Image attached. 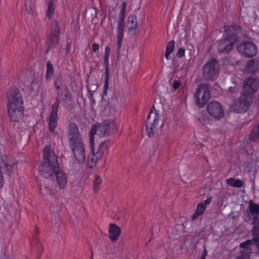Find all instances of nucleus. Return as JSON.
<instances>
[{
  "label": "nucleus",
  "instance_id": "1",
  "mask_svg": "<svg viewBox=\"0 0 259 259\" xmlns=\"http://www.w3.org/2000/svg\"><path fill=\"white\" fill-rule=\"evenodd\" d=\"M43 159L38 169L40 175L50 179H53L55 177L58 186L60 189H64L67 184L66 175L60 168L58 158L54 152L51 151L49 145H47L44 149Z\"/></svg>",
  "mask_w": 259,
  "mask_h": 259
},
{
  "label": "nucleus",
  "instance_id": "2",
  "mask_svg": "<svg viewBox=\"0 0 259 259\" xmlns=\"http://www.w3.org/2000/svg\"><path fill=\"white\" fill-rule=\"evenodd\" d=\"M259 88V78L251 75L243 80L239 97L234 101L232 110L237 113L246 112L252 104Z\"/></svg>",
  "mask_w": 259,
  "mask_h": 259
},
{
  "label": "nucleus",
  "instance_id": "3",
  "mask_svg": "<svg viewBox=\"0 0 259 259\" xmlns=\"http://www.w3.org/2000/svg\"><path fill=\"white\" fill-rule=\"evenodd\" d=\"M61 102L64 103V107L66 110L71 111L73 109V102L72 94L69 91L67 86L65 87L64 91L61 93V95H57L55 102L52 105L51 112L48 121L49 130L51 133L55 131L58 125V111Z\"/></svg>",
  "mask_w": 259,
  "mask_h": 259
},
{
  "label": "nucleus",
  "instance_id": "4",
  "mask_svg": "<svg viewBox=\"0 0 259 259\" xmlns=\"http://www.w3.org/2000/svg\"><path fill=\"white\" fill-rule=\"evenodd\" d=\"M195 105L203 107L211 97L209 84L202 83L198 85L194 95Z\"/></svg>",
  "mask_w": 259,
  "mask_h": 259
},
{
  "label": "nucleus",
  "instance_id": "5",
  "mask_svg": "<svg viewBox=\"0 0 259 259\" xmlns=\"http://www.w3.org/2000/svg\"><path fill=\"white\" fill-rule=\"evenodd\" d=\"M60 28L57 20L52 21L49 34L46 39L48 45L46 53H48L51 49L54 48L59 44L60 39Z\"/></svg>",
  "mask_w": 259,
  "mask_h": 259
},
{
  "label": "nucleus",
  "instance_id": "6",
  "mask_svg": "<svg viewBox=\"0 0 259 259\" xmlns=\"http://www.w3.org/2000/svg\"><path fill=\"white\" fill-rule=\"evenodd\" d=\"M219 63L215 58H212L203 66V76L205 80H212L217 78L219 73Z\"/></svg>",
  "mask_w": 259,
  "mask_h": 259
},
{
  "label": "nucleus",
  "instance_id": "7",
  "mask_svg": "<svg viewBox=\"0 0 259 259\" xmlns=\"http://www.w3.org/2000/svg\"><path fill=\"white\" fill-rule=\"evenodd\" d=\"M236 50L241 55L247 58L253 57L257 53V46L250 40H243L237 46Z\"/></svg>",
  "mask_w": 259,
  "mask_h": 259
},
{
  "label": "nucleus",
  "instance_id": "8",
  "mask_svg": "<svg viewBox=\"0 0 259 259\" xmlns=\"http://www.w3.org/2000/svg\"><path fill=\"white\" fill-rule=\"evenodd\" d=\"M224 29V36L236 43L240 41L241 39L240 35L242 31V27L240 25L233 23L229 25H225Z\"/></svg>",
  "mask_w": 259,
  "mask_h": 259
},
{
  "label": "nucleus",
  "instance_id": "9",
  "mask_svg": "<svg viewBox=\"0 0 259 259\" xmlns=\"http://www.w3.org/2000/svg\"><path fill=\"white\" fill-rule=\"evenodd\" d=\"M69 147L74 157L78 162L83 163L85 161V152L82 140L71 143L69 144Z\"/></svg>",
  "mask_w": 259,
  "mask_h": 259
},
{
  "label": "nucleus",
  "instance_id": "10",
  "mask_svg": "<svg viewBox=\"0 0 259 259\" xmlns=\"http://www.w3.org/2000/svg\"><path fill=\"white\" fill-rule=\"evenodd\" d=\"M206 110L209 115L215 120L219 121L225 115V112L221 103L212 101L206 106Z\"/></svg>",
  "mask_w": 259,
  "mask_h": 259
},
{
  "label": "nucleus",
  "instance_id": "11",
  "mask_svg": "<svg viewBox=\"0 0 259 259\" xmlns=\"http://www.w3.org/2000/svg\"><path fill=\"white\" fill-rule=\"evenodd\" d=\"M7 105H23V99L20 90L16 87H12L7 94Z\"/></svg>",
  "mask_w": 259,
  "mask_h": 259
},
{
  "label": "nucleus",
  "instance_id": "12",
  "mask_svg": "<svg viewBox=\"0 0 259 259\" xmlns=\"http://www.w3.org/2000/svg\"><path fill=\"white\" fill-rule=\"evenodd\" d=\"M248 209L249 211H245L242 217L244 221L249 222L251 219L250 215L253 216L252 220H254L255 219L256 220H259V204L254 202L252 200H250L248 202Z\"/></svg>",
  "mask_w": 259,
  "mask_h": 259
},
{
  "label": "nucleus",
  "instance_id": "13",
  "mask_svg": "<svg viewBox=\"0 0 259 259\" xmlns=\"http://www.w3.org/2000/svg\"><path fill=\"white\" fill-rule=\"evenodd\" d=\"M7 108L10 120L14 122H19L23 114L24 110L23 105H7Z\"/></svg>",
  "mask_w": 259,
  "mask_h": 259
},
{
  "label": "nucleus",
  "instance_id": "14",
  "mask_svg": "<svg viewBox=\"0 0 259 259\" xmlns=\"http://www.w3.org/2000/svg\"><path fill=\"white\" fill-rule=\"evenodd\" d=\"M100 136L110 135L116 131V124L111 120H105L98 125Z\"/></svg>",
  "mask_w": 259,
  "mask_h": 259
},
{
  "label": "nucleus",
  "instance_id": "15",
  "mask_svg": "<svg viewBox=\"0 0 259 259\" xmlns=\"http://www.w3.org/2000/svg\"><path fill=\"white\" fill-rule=\"evenodd\" d=\"M67 138L69 144L82 140L77 124L74 122L70 123L67 128Z\"/></svg>",
  "mask_w": 259,
  "mask_h": 259
},
{
  "label": "nucleus",
  "instance_id": "16",
  "mask_svg": "<svg viewBox=\"0 0 259 259\" xmlns=\"http://www.w3.org/2000/svg\"><path fill=\"white\" fill-rule=\"evenodd\" d=\"M236 43L229 39L225 36L218 41V51L219 53L228 54L233 49Z\"/></svg>",
  "mask_w": 259,
  "mask_h": 259
},
{
  "label": "nucleus",
  "instance_id": "17",
  "mask_svg": "<svg viewBox=\"0 0 259 259\" xmlns=\"http://www.w3.org/2000/svg\"><path fill=\"white\" fill-rule=\"evenodd\" d=\"M245 70L253 74L259 72V60L257 58L248 60L245 65Z\"/></svg>",
  "mask_w": 259,
  "mask_h": 259
},
{
  "label": "nucleus",
  "instance_id": "18",
  "mask_svg": "<svg viewBox=\"0 0 259 259\" xmlns=\"http://www.w3.org/2000/svg\"><path fill=\"white\" fill-rule=\"evenodd\" d=\"M113 144L112 141L110 140L105 141L102 142L98 148L97 151L95 152V155L97 158H102L104 154L106 153L109 148Z\"/></svg>",
  "mask_w": 259,
  "mask_h": 259
},
{
  "label": "nucleus",
  "instance_id": "19",
  "mask_svg": "<svg viewBox=\"0 0 259 259\" xmlns=\"http://www.w3.org/2000/svg\"><path fill=\"white\" fill-rule=\"evenodd\" d=\"M128 33L132 36H134L136 33V30L138 28L137 21V17L135 15L131 14L127 19Z\"/></svg>",
  "mask_w": 259,
  "mask_h": 259
},
{
  "label": "nucleus",
  "instance_id": "20",
  "mask_svg": "<svg viewBox=\"0 0 259 259\" xmlns=\"http://www.w3.org/2000/svg\"><path fill=\"white\" fill-rule=\"evenodd\" d=\"M121 233L120 228L114 224H110L109 228V238L111 241H116Z\"/></svg>",
  "mask_w": 259,
  "mask_h": 259
},
{
  "label": "nucleus",
  "instance_id": "21",
  "mask_svg": "<svg viewBox=\"0 0 259 259\" xmlns=\"http://www.w3.org/2000/svg\"><path fill=\"white\" fill-rule=\"evenodd\" d=\"M124 24L118 23L117 28V53L118 55L119 54L120 48L122 46V40L124 35Z\"/></svg>",
  "mask_w": 259,
  "mask_h": 259
},
{
  "label": "nucleus",
  "instance_id": "22",
  "mask_svg": "<svg viewBox=\"0 0 259 259\" xmlns=\"http://www.w3.org/2000/svg\"><path fill=\"white\" fill-rule=\"evenodd\" d=\"M13 164H8L4 160L0 161V180H3V174L10 176L12 172Z\"/></svg>",
  "mask_w": 259,
  "mask_h": 259
},
{
  "label": "nucleus",
  "instance_id": "23",
  "mask_svg": "<svg viewBox=\"0 0 259 259\" xmlns=\"http://www.w3.org/2000/svg\"><path fill=\"white\" fill-rule=\"evenodd\" d=\"M248 138L251 142H255L259 139V121L254 125L248 134Z\"/></svg>",
  "mask_w": 259,
  "mask_h": 259
},
{
  "label": "nucleus",
  "instance_id": "24",
  "mask_svg": "<svg viewBox=\"0 0 259 259\" xmlns=\"http://www.w3.org/2000/svg\"><path fill=\"white\" fill-rule=\"evenodd\" d=\"M153 108H154V106L152 107V108L151 109L150 113L147 117L146 120V124H147L148 125H150L151 127H153L154 129L156 130V126L157 124V123L159 121V117H158V114L157 113V111H155L154 114V118L153 119H152V121H150V117L151 114L153 113Z\"/></svg>",
  "mask_w": 259,
  "mask_h": 259
},
{
  "label": "nucleus",
  "instance_id": "25",
  "mask_svg": "<svg viewBox=\"0 0 259 259\" xmlns=\"http://www.w3.org/2000/svg\"><path fill=\"white\" fill-rule=\"evenodd\" d=\"M46 73L45 78L47 80H49L54 76V68L50 60H48L46 63Z\"/></svg>",
  "mask_w": 259,
  "mask_h": 259
},
{
  "label": "nucleus",
  "instance_id": "26",
  "mask_svg": "<svg viewBox=\"0 0 259 259\" xmlns=\"http://www.w3.org/2000/svg\"><path fill=\"white\" fill-rule=\"evenodd\" d=\"M228 185L236 188H241L243 186V182L239 179L231 178L226 180Z\"/></svg>",
  "mask_w": 259,
  "mask_h": 259
},
{
  "label": "nucleus",
  "instance_id": "27",
  "mask_svg": "<svg viewBox=\"0 0 259 259\" xmlns=\"http://www.w3.org/2000/svg\"><path fill=\"white\" fill-rule=\"evenodd\" d=\"M206 207L204 206L203 203H199L197 206L195 213L192 215L191 219L194 221L199 215H202L205 211Z\"/></svg>",
  "mask_w": 259,
  "mask_h": 259
},
{
  "label": "nucleus",
  "instance_id": "28",
  "mask_svg": "<svg viewBox=\"0 0 259 259\" xmlns=\"http://www.w3.org/2000/svg\"><path fill=\"white\" fill-rule=\"evenodd\" d=\"M110 48L109 46H106L105 48L104 56V63L105 65V73H109V57L110 53Z\"/></svg>",
  "mask_w": 259,
  "mask_h": 259
},
{
  "label": "nucleus",
  "instance_id": "29",
  "mask_svg": "<svg viewBox=\"0 0 259 259\" xmlns=\"http://www.w3.org/2000/svg\"><path fill=\"white\" fill-rule=\"evenodd\" d=\"M126 6L127 3L125 2H123L122 3L121 9L119 12V17L118 21V23L124 24L125 13Z\"/></svg>",
  "mask_w": 259,
  "mask_h": 259
},
{
  "label": "nucleus",
  "instance_id": "30",
  "mask_svg": "<svg viewBox=\"0 0 259 259\" xmlns=\"http://www.w3.org/2000/svg\"><path fill=\"white\" fill-rule=\"evenodd\" d=\"M251 224L253 225L252 231L253 237L259 236V220H256V219L254 220H252Z\"/></svg>",
  "mask_w": 259,
  "mask_h": 259
},
{
  "label": "nucleus",
  "instance_id": "31",
  "mask_svg": "<svg viewBox=\"0 0 259 259\" xmlns=\"http://www.w3.org/2000/svg\"><path fill=\"white\" fill-rule=\"evenodd\" d=\"M54 0H50L48 3V10L46 16L50 20L52 15L54 14L55 8L53 6Z\"/></svg>",
  "mask_w": 259,
  "mask_h": 259
},
{
  "label": "nucleus",
  "instance_id": "32",
  "mask_svg": "<svg viewBox=\"0 0 259 259\" xmlns=\"http://www.w3.org/2000/svg\"><path fill=\"white\" fill-rule=\"evenodd\" d=\"M39 190L40 193L44 196L47 195H51L53 193L52 189L45 185H42L41 184H40Z\"/></svg>",
  "mask_w": 259,
  "mask_h": 259
},
{
  "label": "nucleus",
  "instance_id": "33",
  "mask_svg": "<svg viewBox=\"0 0 259 259\" xmlns=\"http://www.w3.org/2000/svg\"><path fill=\"white\" fill-rule=\"evenodd\" d=\"M109 73H105V82L104 85V90L102 92V95L105 96L107 94V90L109 87Z\"/></svg>",
  "mask_w": 259,
  "mask_h": 259
},
{
  "label": "nucleus",
  "instance_id": "34",
  "mask_svg": "<svg viewBox=\"0 0 259 259\" xmlns=\"http://www.w3.org/2000/svg\"><path fill=\"white\" fill-rule=\"evenodd\" d=\"M102 183V179L101 178L98 176L96 175L95 176V180L94 181L93 188L95 191H97L99 189V186Z\"/></svg>",
  "mask_w": 259,
  "mask_h": 259
},
{
  "label": "nucleus",
  "instance_id": "35",
  "mask_svg": "<svg viewBox=\"0 0 259 259\" xmlns=\"http://www.w3.org/2000/svg\"><path fill=\"white\" fill-rule=\"evenodd\" d=\"M54 84H63V79L62 75L56 74L54 77Z\"/></svg>",
  "mask_w": 259,
  "mask_h": 259
},
{
  "label": "nucleus",
  "instance_id": "36",
  "mask_svg": "<svg viewBox=\"0 0 259 259\" xmlns=\"http://www.w3.org/2000/svg\"><path fill=\"white\" fill-rule=\"evenodd\" d=\"M198 120L203 124H205L209 122V118L208 115L205 113L202 114L198 118Z\"/></svg>",
  "mask_w": 259,
  "mask_h": 259
},
{
  "label": "nucleus",
  "instance_id": "37",
  "mask_svg": "<svg viewBox=\"0 0 259 259\" xmlns=\"http://www.w3.org/2000/svg\"><path fill=\"white\" fill-rule=\"evenodd\" d=\"M239 90V85L238 84L235 82H233V85L229 87L228 89V92L231 94L236 93Z\"/></svg>",
  "mask_w": 259,
  "mask_h": 259
},
{
  "label": "nucleus",
  "instance_id": "38",
  "mask_svg": "<svg viewBox=\"0 0 259 259\" xmlns=\"http://www.w3.org/2000/svg\"><path fill=\"white\" fill-rule=\"evenodd\" d=\"M175 41L172 40L168 42L166 48V51L172 53L174 51Z\"/></svg>",
  "mask_w": 259,
  "mask_h": 259
},
{
  "label": "nucleus",
  "instance_id": "39",
  "mask_svg": "<svg viewBox=\"0 0 259 259\" xmlns=\"http://www.w3.org/2000/svg\"><path fill=\"white\" fill-rule=\"evenodd\" d=\"M87 88L89 93H94L97 90L98 85L96 83H91L87 85Z\"/></svg>",
  "mask_w": 259,
  "mask_h": 259
},
{
  "label": "nucleus",
  "instance_id": "40",
  "mask_svg": "<svg viewBox=\"0 0 259 259\" xmlns=\"http://www.w3.org/2000/svg\"><path fill=\"white\" fill-rule=\"evenodd\" d=\"M146 130L148 133V135L149 137H152L154 135L155 132V130L154 129L153 127H151L150 125H147L146 124Z\"/></svg>",
  "mask_w": 259,
  "mask_h": 259
},
{
  "label": "nucleus",
  "instance_id": "41",
  "mask_svg": "<svg viewBox=\"0 0 259 259\" xmlns=\"http://www.w3.org/2000/svg\"><path fill=\"white\" fill-rule=\"evenodd\" d=\"M18 226V222L16 221H15L14 223L12 224L9 228V231L10 232L11 235H13L14 234L15 230L17 229Z\"/></svg>",
  "mask_w": 259,
  "mask_h": 259
},
{
  "label": "nucleus",
  "instance_id": "42",
  "mask_svg": "<svg viewBox=\"0 0 259 259\" xmlns=\"http://www.w3.org/2000/svg\"><path fill=\"white\" fill-rule=\"evenodd\" d=\"M240 253L241 255H238L236 259H245V258L249 257V254L247 252H245V250H241Z\"/></svg>",
  "mask_w": 259,
  "mask_h": 259
},
{
  "label": "nucleus",
  "instance_id": "43",
  "mask_svg": "<svg viewBox=\"0 0 259 259\" xmlns=\"http://www.w3.org/2000/svg\"><path fill=\"white\" fill-rule=\"evenodd\" d=\"M251 243V240H247L243 242L240 244V247L242 248L248 249Z\"/></svg>",
  "mask_w": 259,
  "mask_h": 259
},
{
  "label": "nucleus",
  "instance_id": "44",
  "mask_svg": "<svg viewBox=\"0 0 259 259\" xmlns=\"http://www.w3.org/2000/svg\"><path fill=\"white\" fill-rule=\"evenodd\" d=\"M90 146L92 150V152L93 155H95V142L94 136H90Z\"/></svg>",
  "mask_w": 259,
  "mask_h": 259
},
{
  "label": "nucleus",
  "instance_id": "45",
  "mask_svg": "<svg viewBox=\"0 0 259 259\" xmlns=\"http://www.w3.org/2000/svg\"><path fill=\"white\" fill-rule=\"evenodd\" d=\"M98 133L99 135V131L98 129V126H96V125H94L91 131H90V136H94V135L96 133Z\"/></svg>",
  "mask_w": 259,
  "mask_h": 259
},
{
  "label": "nucleus",
  "instance_id": "46",
  "mask_svg": "<svg viewBox=\"0 0 259 259\" xmlns=\"http://www.w3.org/2000/svg\"><path fill=\"white\" fill-rule=\"evenodd\" d=\"M55 88V90L56 91L57 95L60 96L61 95V93L64 91L63 90H61V88L63 87V84H54Z\"/></svg>",
  "mask_w": 259,
  "mask_h": 259
},
{
  "label": "nucleus",
  "instance_id": "47",
  "mask_svg": "<svg viewBox=\"0 0 259 259\" xmlns=\"http://www.w3.org/2000/svg\"><path fill=\"white\" fill-rule=\"evenodd\" d=\"M181 85V83L179 80H175L172 83V87L174 90L178 89Z\"/></svg>",
  "mask_w": 259,
  "mask_h": 259
},
{
  "label": "nucleus",
  "instance_id": "48",
  "mask_svg": "<svg viewBox=\"0 0 259 259\" xmlns=\"http://www.w3.org/2000/svg\"><path fill=\"white\" fill-rule=\"evenodd\" d=\"M185 49L182 48H180L177 53V56L179 58L183 57L185 55Z\"/></svg>",
  "mask_w": 259,
  "mask_h": 259
},
{
  "label": "nucleus",
  "instance_id": "49",
  "mask_svg": "<svg viewBox=\"0 0 259 259\" xmlns=\"http://www.w3.org/2000/svg\"><path fill=\"white\" fill-rule=\"evenodd\" d=\"M212 196H210L209 197H208V198L206 200H204L203 202H202L203 205H204V206L206 207V205L209 204L211 201H212Z\"/></svg>",
  "mask_w": 259,
  "mask_h": 259
},
{
  "label": "nucleus",
  "instance_id": "50",
  "mask_svg": "<svg viewBox=\"0 0 259 259\" xmlns=\"http://www.w3.org/2000/svg\"><path fill=\"white\" fill-rule=\"evenodd\" d=\"M252 240H253L254 244L256 245L257 249L259 250V236L253 237Z\"/></svg>",
  "mask_w": 259,
  "mask_h": 259
},
{
  "label": "nucleus",
  "instance_id": "51",
  "mask_svg": "<svg viewBox=\"0 0 259 259\" xmlns=\"http://www.w3.org/2000/svg\"><path fill=\"white\" fill-rule=\"evenodd\" d=\"M100 46L99 44L96 43H94L92 45V50L93 52H95L99 49Z\"/></svg>",
  "mask_w": 259,
  "mask_h": 259
},
{
  "label": "nucleus",
  "instance_id": "52",
  "mask_svg": "<svg viewBox=\"0 0 259 259\" xmlns=\"http://www.w3.org/2000/svg\"><path fill=\"white\" fill-rule=\"evenodd\" d=\"M72 43L71 41H68L66 44V51L67 53H68L70 52V49L71 47Z\"/></svg>",
  "mask_w": 259,
  "mask_h": 259
},
{
  "label": "nucleus",
  "instance_id": "53",
  "mask_svg": "<svg viewBox=\"0 0 259 259\" xmlns=\"http://www.w3.org/2000/svg\"><path fill=\"white\" fill-rule=\"evenodd\" d=\"M38 229L37 227H35L34 232L32 234V236H33L34 239H36L35 237L38 235Z\"/></svg>",
  "mask_w": 259,
  "mask_h": 259
},
{
  "label": "nucleus",
  "instance_id": "54",
  "mask_svg": "<svg viewBox=\"0 0 259 259\" xmlns=\"http://www.w3.org/2000/svg\"><path fill=\"white\" fill-rule=\"evenodd\" d=\"M207 250L205 248H204L200 259H205V257L207 256Z\"/></svg>",
  "mask_w": 259,
  "mask_h": 259
},
{
  "label": "nucleus",
  "instance_id": "55",
  "mask_svg": "<svg viewBox=\"0 0 259 259\" xmlns=\"http://www.w3.org/2000/svg\"><path fill=\"white\" fill-rule=\"evenodd\" d=\"M171 53L170 52H167V51H165V57L166 58V59L167 60H169L170 59V57H169V55L170 54H171Z\"/></svg>",
  "mask_w": 259,
  "mask_h": 259
},
{
  "label": "nucleus",
  "instance_id": "56",
  "mask_svg": "<svg viewBox=\"0 0 259 259\" xmlns=\"http://www.w3.org/2000/svg\"><path fill=\"white\" fill-rule=\"evenodd\" d=\"M95 156L96 157V158L94 157L92 158L91 161L95 164L97 162V159H99V158H97L96 156Z\"/></svg>",
  "mask_w": 259,
  "mask_h": 259
},
{
  "label": "nucleus",
  "instance_id": "57",
  "mask_svg": "<svg viewBox=\"0 0 259 259\" xmlns=\"http://www.w3.org/2000/svg\"><path fill=\"white\" fill-rule=\"evenodd\" d=\"M2 182V180H0V188H1L3 186Z\"/></svg>",
  "mask_w": 259,
  "mask_h": 259
},
{
  "label": "nucleus",
  "instance_id": "58",
  "mask_svg": "<svg viewBox=\"0 0 259 259\" xmlns=\"http://www.w3.org/2000/svg\"><path fill=\"white\" fill-rule=\"evenodd\" d=\"M55 218L57 217L58 219H59V215H58L57 213L55 214Z\"/></svg>",
  "mask_w": 259,
  "mask_h": 259
},
{
  "label": "nucleus",
  "instance_id": "59",
  "mask_svg": "<svg viewBox=\"0 0 259 259\" xmlns=\"http://www.w3.org/2000/svg\"><path fill=\"white\" fill-rule=\"evenodd\" d=\"M172 63H173L174 64H175V59H172Z\"/></svg>",
  "mask_w": 259,
  "mask_h": 259
},
{
  "label": "nucleus",
  "instance_id": "60",
  "mask_svg": "<svg viewBox=\"0 0 259 259\" xmlns=\"http://www.w3.org/2000/svg\"><path fill=\"white\" fill-rule=\"evenodd\" d=\"M42 252V249H41L40 253H41Z\"/></svg>",
  "mask_w": 259,
  "mask_h": 259
}]
</instances>
